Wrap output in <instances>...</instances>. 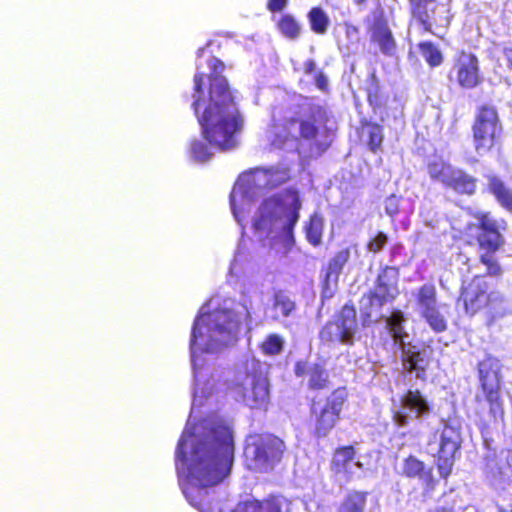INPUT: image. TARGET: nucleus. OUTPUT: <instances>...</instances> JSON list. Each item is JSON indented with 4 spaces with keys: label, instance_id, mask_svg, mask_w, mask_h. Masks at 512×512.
Wrapping results in <instances>:
<instances>
[{
    "label": "nucleus",
    "instance_id": "f257e3e1",
    "mask_svg": "<svg viewBox=\"0 0 512 512\" xmlns=\"http://www.w3.org/2000/svg\"><path fill=\"white\" fill-rule=\"evenodd\" d=\"M209 66L211 73L207 95L204 93L205 75L198 72L193 77L192 109L207 143L220 152H228L239 146L245 120L227 79L221 75L225 69L224 63L214 58Z\"/></svg>",
    "mask_w": 512,
    "mask_h": 512
},
{
    "label": "nucleus",
    "instance_id": "f03ea898",
    "mask_svg": "<svg viewBox=\"0 0 512 512\" xmlns=\"http://www.w3.org/2000/svg\"><path fill=\"white\" fill-rule=\"evenodd\" d=\"M235 444L231 427L222 419L213 420L201 438L192 443L187 464L190 485L184 494L191 505L202 512L211 508L203 489L222 482L231 472Z\"/></svg>",
    "mask_w": 512,
    "mask_h": 512
},
{
    "label": "nucleus",
    "instance_id": "7ed1b4c3",
    "mask_svg": "<svg viewBox=\"0 0 512 512\" xmlns=\"http://www.w3.org/2000/svg\"><path fill=\"white\" fill-rule=\"evenodd\" d=\"M474 223H468L463 233L465 243L469 246L477 245L479 262L485 266V277L499 278L504 270L495 257L505 243V234L508 231V222L505 218H497L491 211L477 210L472 212Z\"/></svg>",
    "mask_w": 512,
    "mask_h": 512
},
{
    "label": "nucleus",
    "instance_id": "20e7f679",
    "mask_svg": "<svg viewBox=\"0 0 512 512\" xmlns=\"http://www.w3.org/2000/svg\"><path fill=\"white\" fill-rule=\"evenodd\" d=\"M302 201L299 192L292 187L265 198L254 218L252 227L256 232L270 233L281 218H285L284 233L285 254L295 245L294 229L300 218Z\"/></svg>",
    "mask_w": 512,
    "mask_h": 512
},
{
    "label": "nucleus",
    "instance_id": "39448f33",
    "mask_svg": "<svg viewBox=\"0 0 512 512\" xmlns=\"http://www.w3.org/2000/svg\"><path fill=\"white\" fill-rule=\"evenodd\" d=\"M478 377L484 400L488 404L487 413H479L480 429L487 430L491 425L504 422L505 409L501 396V368L500 360L492 355H486L479 361Z\"/></svg>",
    "mask_w": 512,
    "mask_h": 512
},
{
    "label": "nucleus",
    "instance_id": "423d86ee",
    "mask_svg": "<svg viewBox=\"0 0 512 512\" xmlns=\"http://www.w3.org/2000/svg\"><path fill=\"white\" fill-rule=\"evenodd\" d=\"M348 401L346 386L334 388L324 398L312 396L308 399L309 423L315 438H326L337 427Z\"/></svg>",
    "mask_w": 512,
    "mask_h": 512
},
{
    "label": "nucleus",
    "instance_id": "0eeeda50",
    "mask_svg": "<svg viewBox=\"0 0 512 512\" xmlns=\"http://www.w3.org/2000/svg\"><path fill=\"white\" fill-rule=\"evenodd\" d=\"M471 129L474 149L479 156L502 153L503 126L495 106L480 105Z\"/></svg>",
    "mask_w": 512,
    "mask_h": 512
},
{
    "label": "nucleus",
    "instance_id": "6e6552de",
    "mask_svg": "<svg viewBox=\"0 0 512 512\" xmlns=\"http://www.w3.org/2000/svg\"><path fill=\"white\" fill-rule=\"evenodd\" d=\"M285 452V442L266 432L249 435L244 454L250 470L264 473L272 471L282 461Z\"/></svg>",
    "mask_w": 512,
    "mask_h": 512
},
{
    "label": "nucleus",
    "instance_id": "1a4fd4ad",
    "mask_svg": "<svg viewBox=\"0 0 512 512\" xmlns=\"http://www.w3.org/2000/svg\"><path fill=\"white\" fill-rule=\"evenodd\" d=\"M505 300L501 291L491 289L485 275H474L462 283L457 302L462 303L466 314L474 316L481 311L495 312Z\"/></svg>",
    "mask_w": 512,
    "mask_h": 512
},
{
    "label": "nucleus",
    "instance_id": "9d476101",
    "mask_svg": "<svg viewBox=\"0 0 512 512\" xmlns=\"http://www.w3.org/2000/svg\"><path fill=\"white\" fill-rule=\"evenodd\" d=\"M426 170L432 181L456 195L471 197L477 192L478 179L448 161L441 158L429 161Z\"/></svg>",
    "mask_w": 512,
    "mask_h": 512
},
{
    "label": "nucleus",
    "instance_id": "9b49d317",
    "mask_svg": "<svg viewBox=\"0 0 512 512\" xmlns=\"http://www.w3.org/2000/svg\"><path fill=\"white\" fill-rule=\"evenodd\" d=\"M357 328L356 308L352 301H348L335 314L334 319L321 328L319 338L328 344L338 341L345 345H352Z\"/></svg>",
    "mask_w": 512,
    "mask_h": 512
},
{
    "label": "nucleus",
    "instance_id": "f8f14e48",
    "mask_svg": "<svg viewBox=\"0 0 512 512\" xmlns=\"http://www.w3.org/2000/svg\"><path fill=\"white\" fill-rule=\"evenodd\" d=\"M448 79L464 90H473L483 82L480 62L476 54L461 49L453 57Z\"/></svg>",
    "mask_w": 512,
    "mask_h": 512
},
{
    "label": "nucleus",
    "instance_id": "ddd939ff",
    "mask_svg": "<svg viewBox=\"0 0 512 512\" xmlns=\"http://www.w3.org/2000/svg\"><path fill=\"white\" fill-rule=\"evenodd\" d=\"M461 431L450 424H445L440 433L439 447L435 454V464L442 479L447 480L452 474L456 453L461 448Z\"/></svg>",
    "mask_w": 512,
    "mask_h": 512
},
{
    "label": "nucleus",
    "instance_id": "4468645a",
    "mask_svg": "<svg viewBox=\"0 0 512 512\" xmlns=\"http://www.w3.org/2000/svg\"><path fill=\"white\" fill-rule=\"evenodd\" d=\"M328 120L329 116L324 106L319 104L309 105L307 117L297 118L298 139L310 142L311 146L319 153L325 152L329 148L330 142L318 141V136L320 135V127L326 128ZM327 131L325 129V132Z\"/></svg>",
    "mask_w": 512,
    "mask_h": 512
},
{
    "label": "nucleus",
    "instance_id": "2eb2a0df",
    "mask_svg": "<svg viewBox=\"0 0 512 512\" xmlns=\"http://www.w3.org/2000/svg\"><path fill=\"white\" fill-rule=\"evenodd\" d=\"M235 397L251 409L266 408L269 402L267 382L255 374L247 373L243 381L233 387Z\"/></svg>",
    "mask_w": 512,
    "mask_h": 512
},
{
    "label": "nucleus",
    "instance_id": "dca6fc26",
    "mask_svg": "<svg viewBox=\"0 0 512 512\" xmlns=\"http://www.w3.org/2000/svg\"><path fill=\"white\" fill-rule=\"evenodd\" d=\"M399 269L394 266H384L380 269L374 289L367 292L368 296L378 305L392 303L399 295Z\"/></svg>",
    "mask_w": 512,
    "mask_h": 512
},
{
    "label": "nucleus",
    "instance_id": "f3484780",
    "mask_svg": "<svg viewBox=\"0 0 512 512\" xmlns=\"http://www.w3.org/2000/svg\"><path fill=\"white\" fill-rule=\"evenodd\" d=\"M230 313L225 310L208 312L198 317L193 324L191 331L190 346L193 347L197 340L202 337V328H205L210 337L214 334H222L231 330Z\"/></svg>",
    "mask_w": 512,
    "mask_h": 512
},
{
    "label": "nucleus",
    "instance_id": "a211bd4d",
    "mask_svg": "<svg viewBox=\"0 0 512 512\" xmlns=\"http://www.w3.org/2000/svg\"><path fill=\"white\" fill-rule=\"evenodd\" d=\"M293 371L296 377L303 379L307 390L310 392H319L330 387L329 372L321 363L297 360L294 363Z\"/></svg>",
    "mask_w": 512,
    "mask_h": 512
},
{
    "label": "nucleus",
    "instance_id": "6ab92c4d",
    "mask_svg": "<svg viewBox=\"0 0 512 512\" xmlns=\"http://www.w3.org/2000/svg\"><path fill=\"white\" fill-rule=\"evenodd\" d=\"M351 256L350 248L345 247L337 251L328 261L325 268V275L321 281L322 299H331L334 296L335 288L338 285L339 277L349 262Z\"/></svg>",
    "mask_w": 512,
    "mask_h": 512
},
{
    "label": "nucleus",
    "instance_id": "aec40b11",
    "mask_svg": "<svg viewBox=\"0 0 512 512\" xmlns=\"http://www.w3.org/2000/svg\"><path fill=\"white\" fill-rule=\"evenodd\" d=\"M401 362L406 372L414 374L421 381L427 379L431 357L426 349H420L417 345L413 344L402 347Z\"/></svg>",
    "mask_w": 512,
    "mask_h": 512
},
{
    "label": "nucleus",
    "instance_id": "412c9836",
    "mask_svg": "<svg viewBox=\"0 0 512 512\" xmlns=\"http://www.w3.org/2000/svg\"><path fill=\"white\" fill-rule=\"evenodd\" d=\"M367 103L371 109L372 115L381 123H385L390 118H395L392 108L389 106V95L382 90L379 80L372 74L370 84L366 88Z\"/></svg>",
    "mask_w": 512,
    "mask_h": 512
},
{
    "label": "nucleus",
    "instance_id": "4be33fe9",
    "mask_svg": "<svg viewBox=\"0 0 512 512\" xmlns=\"http://www.w3.org/2000/svg\"><path fill=\"white\" fill-rule=\"evenodd\" d=\"M402 475L409 479H419L422 482L425 495L433 492L438 484L432 468L428 467L424 461L414 455H408L403 459Z\"/></svg>",
    "mask_w": 512,
    "mask_h": 512
},
{
    "label": "nucleus",
    "instance_id": "5701e85b",
    "mask_svg": "<svg viewBox=\"0 0 512 512\" xmlns=\"http://www.w3.org/2000/svg\"><path fill=\"white\" fill-rule=\"evenodd\" d=\"M369 31L371 41L379 47L383 55L391 57L396 54L397 42L383 15L374 18Z\"/></svg>",
    "mask_w": 512,
    "mask_h": 512
},
{
    "label": "nucleus",
    "instance_id": "b1692460",
    "mask_svg": "<svg viewBox=\"0 0 512 512\" xmlns=\"http://www.w3.org/2000/svg\"><path fill=\"white\" fill-rule=\"evenodd\" d=\"M296 124V117H288L283 120L272 118L268 127L271 144L276 148H283L288 142L297 141Z\"/></svg>",
    "mask_w": 512,
    "mask_h": 512
},
{
    "label": "nucleus",
    "instance_id": "393cba45",
    "mask_svg": "<svg viewBox=\"0 0 512 512\" xmlns=\"http://www.w3.org/2000/svg\"><path fill=\"white\" fill-rule=\"evenodd\" d=\"M241 506L242 512H291L292 502L282 495L270 494L263 500H246Z\"/></svg>",
    "mask_w": 512,
    "mask_h": 512
},
{
    "label": "nucleus",
    "instance_id": "a878e982",
    "mask_svg": "<svg viewBox=\"0 0 512 512\" xmlns=\"http://www.w3.org/2000/svg\"><path fill=\"white\" fill-rule=\"evenodd\" d=\"M400 403L417 420L427 418L433 410L427 396L419 389H407L400 397Z\"/></svg>",
    "mask_w": 512,
    "mask_h": 512
},
{
    "label": "nucleus",
    "instance_id": "bb28decb",
    "mask_svg": "<svg viewBox=\"0 0 512 512\" xmlns=\"http://www.w3.org/2000/svg\"><path fill=\"white\" fill-rule=\"evenodd\" d=\"M360 125L365 132L366 145L369 151L374 154L381 152L385 138L383 125L366 118L360 120Z\"/></svg>",
    "mask_w": 512,
    "mask_h": 512
},
{
    "label": "nucleus",
    "instance_id": "cd10ccee",
    "mask_svg": "<svg viewBox=\"0 0 512 512\" xmlns=\"http://www.w3.org/2000/svg\"><path fill=\"white\" fill-rule=\"evenodd\" d=\"M488 191L494 196L498 204L504 210L512 213V189L509 188L499 177H489Z\"/></svg>",
    "mask_w": 512,
    "mask_h": 512
},
{
    "label": "nucleus",
    "instance_id": "c85d7f7f",
    "mask_svg": "<svg viewBox=\"0 0 512 512\" xmlns=\"http://www.w3.org/2000/svg\"><path fill=\"white\" fill-rule=\"evenodd\" d=\"M324 225V217L318 212H313L305 223V238L313 247H318L322 244Z\"/></svg>",
    "mask_w": 512,
    "mask_h": 512
},
{
    "label": "nucleus",
    "instance_id": "c756f323",
    "mask_svg": "<svg viewBox=\"0 0 512 512\" xmlns=\"http://www.w3.org/2000/svg\"><path fill=\"white\" fill-rule=\"evenodd\" d=\"M356 450L352 445L337 447L331 460V469L335 474L348 473L350 463L355 459Z\"/></svg>",
    "mask_w": 512,
    "mask_h": 512
},
{
    "label": "nucleus",
    "instance_id": "7c9ffc66",
    "mask_svg": "<svg viewBox=\"0 0 512 512\" xmlns=\"http://www.w3.org/2000/svg\"><path fill=\"white\" fill-rule=\"evenodd\" d=\"M369 492L353 490L347 493L337 512H364Z\"/></svg>",
    "mask_w": 512,
    "mask_h": 512
},
{
    "label": "nucleus",
    "instance_id": "2f4dec72",
    "mask_svg": "<svg viewBox=\"0 0 512 512\" xmlns=\"http://www.w3.org/2000/svg\"><path fill=\"white\" fill-rule=\"evenodd\" d=\"M276 28L283 37L292 41L299 39L302 32L301 24L292 14H283L278 19Z\"/></svg>",
    "mask_w": 512,
    "mask_h": 512
},
{
    "label": "nucleus",
    "instance_id": "473e14b6",
    "mask_svg": "<svg viewBox=\"0 0 512 512\" xmlns=\"http://www.w3.org/2000/svg\"><path fill=\"white\" fill-rule=\"evenodd\" d=\"M307 19L312 32L323 35L327 32L330 19L327 13L319 6L312 7L307 13Z\"/></svg>",
    "mask_w": 512,
    "mask_h": 512
},
{
    "label": "nucleus",
    "instance_id": "72a5a7b5",
    "mask_svg": "<svg viewBox=\"0 0 512 512\" xmlns=\"http://www.w3.org/2000/svg\"><path fill=\"white\" fill-rule=\"evenodd\" d=\"M416 302L421 311L437 307V290L435 285L426 283L420 286L416 294Z\"/></svg>",
    "mask_w": 512,
    "mask_h": 512
},
{
    "label": "nucleus",
    "instance_id": "f704fd0d",
    "mask_svg": "<svg viewBox=\"0 0 512 512\" xmlns=\"http://www.w3.org/2000/svg\"><path fill=\"white\" fill-rule=\"evenodd\" d=\"M417 47L429 67L435 68L443 63V54L433 42L421 41Z\"/></svg>",
    "mask_w": 512,
    "mask_h": 512
},
{
    "label": "nucleus",
    "instance_id": "c9c22d12",
    "mask_svg": "<svg viewBox=\"0 0 512 512\" xmlns=\"http://www.w3.org/2000/svg\"><path fill=\"white\" fill-rule=\"evenodd\" d=\"M285 341L282 336L278 334H269L260 343L259 348L264 355L276 356L284 350Z\"/></svg>",
    "mask_w": 512,
    "mask_h": 512
},
{
    "label": "nucleus",
    "instance_id": "e433bc0d",
    "mask_svg": "<svg viewBox=\"0 0 512 512\" xmlns=\"http://www.w3.org/2000/svg\"><path fill=\"white\" fill-rule=\"evenodd\" d=\"M362 299H366L367 303L360 309V321L363 327H369L377 323V319L374 318V312L380 311L384 305H378L375 303L367 293H365Z\"/></svg>",
    "mask_w": 512,
    "mask_h": 512
},
{
    "label": "nucleus",
    "instance_id": "4c0bfd02",
    "mask_svg": "<svg viewBox=\"0 0 512 512\" xmlns=\"http://www.w3.org/2000/svg\"><path fill=\"white\" fill-rule=\"evenodd\" d=\"M421 316L434 332L441 333L447 329V321L440 313L438 307L421 311Z\"/></svg>",
    "mask_w": 512,
    "mask_h": 512
},
{
    "label": "nucleus",
    "instance_id": "58836bf2",
    "mask_svg": "<svg viewBox=\"0 0 512 512\" xmlns=\"http://www.w3.org/2000/svg\"><path fill=\"white\" fill-rule=\"evenodd\" d=\"M273 308L280 310L282 316L289 317L296 308V303L283 291H277L273 298Z\"/></svg>",
    "mask_w": 512,
    "mask_h": 512
},
{
    "label": "nucleus",
    "instance_id": "ea45409f",
    "mask_svg": "<svg viewBox=\"0 0 512 512\" xmlns=\"http://www.w3.org/2000/svg\"><path fill=\"white\" fill-rule=\"evenodd\" d=\"M190 154L194 160L199 162H206L213 155L208 145L199 139H193L190 142Z\"/></svg>",
    "mask_w": 512,
    "mask_h": 512
},
{
    "label": "nucleus",
    "instance_id": "a19ab883",
    "mask_svg": "<svg viewBox=\"0 0 512 512\" xmlns=\"http://www.w3.org/2000/svg\"><path fill=\"white\" fill-rule=\"evenodd\" d=\"M389 242V236L385 232L378 231L375 235L371 236L366 244L369 252L374 254L380 252Z\"/></svg>",
    "mask_w": 512,
    "mask_h": 512
},
{
    "label": "nucleus",
    "instance_id": "79ce46f5",
    "mask_svg": "<svg viewBox=\"0 0 512 512\" xmlns=\"http://www.w3.org/2000/svg\"><path fill=\"white\" fill-rule=\"evenodd\" d=\"M384 207L385 212L388 216H396L400 212L399 199L395 195H390L389 197L386 198Z\"/></svg>",
    "mask_w": 512,
    "mask_h": 512
},
{
    "label": "nucleus",
    "instance_id": "37998d69",
    "mask_svg": "<svg viewBox=\"0 0 512 512\" xmlns=\"http://www.w3.org/2000/svg\"><path fill=\"white\" fill-rule=\"evenodd\" d=\"M186 444H187V439L185 438V435L183 434L178 441L176 451H175L176 460L181 461L182 463H186L188 460L187 455H186Z\"/></svg>",
    "mask_w": 512,
    "mask_h": 512
},
{
    "label": "nucleus",
    "instance_id": "c03bdc74",
    "mask_svg": "<svg viewBox=\"0 0 512 512\" xmlns=\"http://www.w3.org/2000/svg\"><path fill=\"white\" fill-rule=\"evenodd\" d=\"M289 0H268L266 8L271 13L282 12L288 5Z\"/></svg>",
    "mask_w": 512,
    "mask_h": 512
},
{
    "label": "nucleus",
    "instance_id": "a18cd8bd",
    "mask_svg": "<svg viewBox=\"0 0 512 512\" xmlns=\"http://www.w3.org/2000/svg\"><path fill=\"white\" fill-rule=\"evenodd\" d=\"M314 81H315L316 87L319 90H321L323 92L328 91V87H329L328 78L323 71H318L316 73Z\"/></svg>",
    "mask_w": 512,
    "mask_h": 512
},
{
    "label": "nucleus",
    "instance_id": "49530a36",
    "mask_svg": "<svg viewBox=\"0 0 512 512\" xmlns=\"http://www.w3.org/2000/svg\"><path fill=\"white\" fill-rule=\"evenodd\" d=\"M403 321H404L403 313L401 311H395L388 318L387 324L390 327V329H392L395 327L397 328V327L402 326Z\"/></svg>",
    "mask_w": 512,
    "mask_h": 512
},
{
    "label": "nucleus",
    "instance_id": "de8ad7c7",
    "mask_svg": "<svg viewBox=\"0 0 512 512\" xmlns=\"http://www.w3.org/2000/svg\"><path fill=\"white\" fill-rule=\"evenodd\" d=\"M393 421L399 427H405L409 424V417L402 411H397L393 414Z\"/></svg>",
    "mask_w": 512,
    "mask_h": 512
},
{
    "label": "nucleus",
    "instance_id": "09e8293b",
    "mask_svg": "<svg viewBox=\"0 0 512 512\" xmlns=\"http://www.w3.org/2000/svg\"><path fill=\"white\" fill-rule=\"evenodd\" d=\"M390 330H391L392 337H393L394 341L396 343L402 345L404 342V338L406 336V333L404 332V328L402 326H400L397 328L396 327L392 328Z\"/></svg>",
    "mask_w": 512,
    "mask_h": 512
},
{
    "label": "nucleus",
    "instance_id": "8fccbe9b",
    "mask_svg": "<svg viewBox=\"0 0 512 512\" xmlns=\"http://www.w3.org/2000/svg\"><path fill=\"white\" fill-rule=\"evenodd\" d=\"M502 53L505 58L507 68L512 71V47H504Z\"/></svg>",
    "mask_w": 512,
    "mask_h": 512
},
{
    "label": "nucleus",
    "instance_id": "3c124183",
    "mask_svg": "<svg viewBox=\"0 0 512 512\" xmlns=\"http://www.w3.org/2000/svg\"><path fill=\"white\" fill-rule=\"evenodd\" d=\"M316 70V63L313 59H307L303 63V71L305 74L309 75Z\"/></svg>",
    "mask_w": 512,
    "mask_h": 512
},
{
    "label": "nucleus",
    "instance_id": "603ef678",
    "mask_svg": "<svg viewBox=\"0 0 512 512\" xmlns=\"http://www.w3.org/2000/svg\"><path fill=\"white\" fill-rule=\"evenodd\" d=\"M428 512H454V508L451 506H439L429 510Z\"/></svg>",
    "mask_w": 512,
    "mask_h": 512
},
{
    "label": "nucleus",
    "instance_id": "864d4df0",
    "mask_svg": "<svg viewBox=\"0 0 512 512\" xmlns=\"http://www.w3.org/2000/svg\"><path fill=\"white\" fill-rule=\"evenodd\" d=\"M356 6L365 5L368 0H352Z\"/></svg>",
    "mask_w": 512,
    "mask_h": 512
},
{
    "label": "nucleus",
    "instance_id": "5fc2aeb1",
    "mask_svg": "<svg viewBox=\"0 0 512 512\" xmlns=\"http://www.w3.org/2000/svg\"><path fill=\"white\" fill-rule=\"evenodd\" d=\"M507 461L510 465H512V451H509L508 452V455H507Z\"/></svg>",
    "mask_w": 512,
    "mask_h": 512
},
{
    "label": "nucleus",
    "instance_id": "6e6d98bb",
    "mask_svg": "<svg viewBox=\"0 0 512 512\" xmlns=\"http://www.w3.org/2000/svg\"><path fill=\"white\" fill-rule=\"evenodd\" d=\"M498 512H512V506H511V509H510V510H506V509H504V508H500V509L498 510Z\"/></svg>",
    "mask_w": 512,
    "mask_h": 512
},
{
    "label": "nucleus",
    "instance_id": "4d7b16f0",
    "mask_svg": "<svg viewBox=\"0 0 512 512\" xmlns=\"http://www.w3.org/2000/svg\"><path fill=\"white\" fill-rule=\"evenodd\" d=\"M475 400H476V402H477V403H480V402H481V399H480V397H479V396H476Z\"/></svg>",
    "mask_w": 512,
    "mask_h": 512
}]
</instances>
